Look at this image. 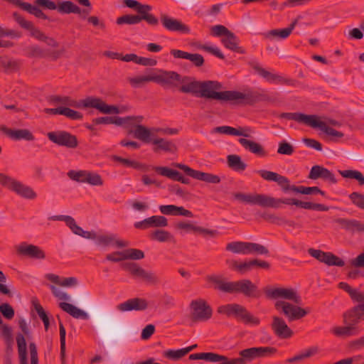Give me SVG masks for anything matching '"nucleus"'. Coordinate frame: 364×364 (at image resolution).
I'll list each match as a JSON object with an SVG mask.
<instances>
[{
	"label": "nucleus",
	"mask_w": 364,
	"mask_h": 364,
	"mask_svg": "<svg viewBox=\"0 0 364 364\" xmlns=\"http://www.w3.org/2000/svg\"><path fill=\"white\" fill-rule=\"evenodd\" d=\"M33 304L34 305L35 309L41 319L43 321L45 329L47 331L49 327V318L43 309V306L38 301H33Z\"/></svg>",
	"instance_id": "nucleus-60"
},
{
	"label": "nucleus",
	"mask_w": 364,
	"mask_h": 364,
	"mask_svg": "<svg viewBox=\"0 0 364 364\" xmlns=\"http://www.w3.org/2000/svg\"><path fill=\"white\" fill-rule=\"evenodd\" d=\"M121 267L134 279L145 282L147 284L156 285L160 282L159 277L154 272L145 270L136 262H124L121 264Z\"/></svg>",
	"instance_id": "nucleus-9"
},
{
	"label": "nucleus",
	"mask_w": 364,
	"mask_h": 364,
	"mask_svg": "<svg viewBox=\"0 0 364 364\" xmlns=\"http://www.w3.org/2000/svg\"><path fill=\"white\" fill-rule=\"evenodd\" d=\"M145 21L151 26H157L159 25V19L154 14H125L118 17L116 20L117 25H135Z\"/></svg>",
	"instance_id": "nucleus-16"
},
{
	"label": "nucleus",
	"mask_w": 364,
	"mask_h": 364,
	"mask_svg": "<svg viewBox=\"0 0 364 364\" xmlns=\"http://www.w3.org/2000/svg\"><path fill=\"white\" fill-rule=\"evenodd\" d=\"M269 253V250L264 245L246 242L245 255L255 254L268 255Z\"/></svg>",
	"instance_id": "nucleus-48"
},
{
	"label": "nucleus",
	"mask_w": 364,
	"mask_h": 364,
	"mask_svg": "<svg viewBox=\"0 0 364 364\" xmlns=\"http://www.w3.org/2000/svg\"><path fill=\"white\" fill-rule=\"evenodd\" d=\"M49 101L54 104H61L77 108H95L103 114H119V107L115 105H107L102 100L95 97H87L77 102L68 96L52 95Z\"/></svg>",
	"instance_id": "nucleus-4"
},
{
	"label": "nucleus",
	"mask_w": 364,
	"mask_h": 364,
	"mask_svg": "<svg viewBox=\"0 0 364 364\" xmlns=\"http://www.w3.org/2000/svg\"><path fill=\"white\" fill-rule=\"evenodd\" d=\"M308 252L311 257L328 266L343 267L345 265V262L342 259L331 252H326L313 248H309Z\"/></svg>",
	"instance_id": "nucleus-21"
},
{
	"label": "nucleus",
	"mask_w": 364,
	"mask_h": 364,
	"mask_svg": "<svg viewBox=\"0 0 364 364\" xmlns=\"http://www.w3.org/2000/svg\"><path fill=\"white\" fill-rule=\"evenodd\" d=\"M334 222L340 225L346 230L354 233L364 232V223L355 219L337 218Z\"/></svg>",
	"instance_id": "nucleus-30"
},
{
	"label": "nucleus",
	"mask_w": 364,
	"mask_h": 364,
	"mask_svg": "<svg viewBox=\"0 0 364 364\" xmlns=\"http://www.w3.org/2000/svg\"><path fill=\"white\" fill-rule=\"evenodd\" d=\"M176 228L178 230H184L187 232H198L203 235H208L211 237H215L218 235V232L216 230L206 229L200 226H196L192 223L186 222L178 223L176 225Z\"/></svg>",
	"instance_id": "nucleus-33"
},
{
	"label": "nucleus",
	"mask_w": 364,
	"mask_h": 364,
	"mask_svg": "<svg viewBox=\"0 0 364 364\" xmlns=\"http://www.w3.org/2000/svg\"><path fill=\"white\" fill-rule=\"evenodd\" d=\"M19 8L33 15L36 18L44 20L48 19V16L43 12V11L38 6V5H32L29 3L23 2L22 1Z\"/></svg>",
	"instance_id": "nucleus-46"
},
{
	"label": "nucleus",
	"mask_w": 364,
	"mask_h": 364,
	"mask_svg": "<svg viewBox=\"0 0 364 364\" xmlns=\"http://www.w3.org/2000/svg\"><path fill=\"white\" fill-rule=\"evenodd\" d=\"M130 84L134 87H139L147 82H154V75H141L129 79Z\"/></svg>",
	"instance_id": "nucleus-64"
},
{
	"label": "nucleus",
	"mask_w": 364,
	"mask_h": 364,
	"mask_svg": "<svg viewBox=\"0 0 364 364\" xmlns=\"http://www.w3.org/2000/svg\"><path fill=\"white\" fill-rule=\"evenodd\" d=\"M339 173L346 178H353L358 181L359 185H364V176L363 173L357 170H344L339 171Z\"/></svg>",
	"instance_id": "nucleus-54"
},
{
	"label": "nucleus",
	"mask_w": 364,
	"mask_h": 364,
	"mask_svg": "<svg viewBox=\"0 0 364 364\" xmlns=\"http://www.w3.org/2000/svg\"><path fill=\"white\" fill-rule=\"evenodd\" d=\"M270 326L274 335L281 339L289 338L294 334L293 331L282 317L273 316Z\"/></svg>",
	"instance_id": "nucleus-23"
},
{
	"label": "nucleus",
	"mask_w": 364,
	"mask_h": 364,
	"mask_svg": "<svg viewBox=\"0 0 364 364\" xmlns=\"http://www.w3.org/2000/svg\"><path fill=\"white\" fill-rule=\"evenodd\" d=\"M239 143L246 149L251 153L256 154L259 156H264L266 155L263 146L255 141L248 140L245 138H240L238 139Z\"/></svg>",
	"instance_id": "nucleus-40"
},
{
	"label": "nucleus",
	"mask_w": 364,
	"mask_h": 364,
	"mask_svg": "<svg viewBox=\"0 0 364 364\" xmlns=\"http://www.w3.org/2000/svg\"><path fill=\"white\" fill-rule=\"evenodd\" d=\"M148 308V302L142 298H133L117 305V309L122 312L130 311H144Z\"/></svg>",
	"instance_id": "nucleus-28"
},
{
	"label": "nucleus",
	"mask_w": 364,
	"mask_h": 364,
	"mask_svg": "<svg viewBox=\"0 0 364 364\" xmlns=\"http://www.w3.org/2000/svg\"><path fill=\"white\" fill-rule=\"evenodd\" d=\"M0 183L22 198L33 200L37 196L36 192L30 186L4 173H0Z\"/></svg>",
	"instance_id": "nucleus-10"
},
{
	"label": "nucleus",
	"mask_w": 364,
	"mask_h": 364,
	"mask_svg": "<svg viewBox=\"0 0 364 364\" xmlns=\"http://www.w3.org/2000/svg\"><path fill=\"white\" fill-rule=\"evenodd\" d=\"M250 65L259 76L264 78L269 82L288 85H295L296 81L294 80L286 78L276 73H272L261 67L257 62H250Z\"/></svg>",
	"instance_id": "nucleus-15"
},
{
	"label": "nucleus",
	"mask_w": 364,
	"mask_h": 364,
	"mask_svg": "<svg viewBox=\"0 0 364 364\" xmlns=\"http://www.w3.org/2000/svg\"><path fill=\"white\" fill-rule=\"evenodd\" d=\"M227 164L230 169L236 172H242L247 166V164L242 160L241 156L236 154H230L227 156Z\"/></svg>",
	"instance_id": "nucleus-43"
},
{
	"label": "nucleus",
	"mask_w": 364,
	"mask_h": 364,
	"mask_svg": "<svg viewBox=\"0 0 364 364\" xmlns=\"http://www.w3.org/2000/svg\"><path fill=\"white\" fill-rule=\"evenodd\" d=\"M239 306L240 304H229L226 305H222L218 308V312L219 314H225L228 317L231 316H234L235 317Z\"/></svg>",
	"instance_id": "nucleus-59"
},
{
	"label": "nucleus",
	"mask_w": 364,
	"mask_h": 364,
	"mask_svg": "<svg viewBox=\"0 0 364 364\" xmlns=\"http://www.w3.org/2000/svg\"><path fill=\"white\" fill-rule=\"evenodd\" d=\"M56 9L59 13L65 14H75V11H79L78 6L69 0L59 2Z\"/></svg>",
	"instance_id": "nucleus-49"
},
{
	"label": "nucleus",
	"mask_w": 364,
	"mask_h": 364,
	"mask_svg": "<svg viewBox=\"0 0 364 364\" xmlns=\"http://www.w3.org/2000/svg\"><path fill=\"white\" fill-rule=\"evenodd\" d=\"M65 52L64 49L55 50H44L41 48L38 45H31L27 46L24 49V53L26 56L29 58H50L53 60H56L60 58L63 53Z\"/></svg>",
	"instance_id": "nucleus-17"
},
{
	"label": "nucleus",
	"mask_w": 364,
	"mask_h": 364,
	"mask_svg": "<svg viewBox=\"0 0 364 364\" xmlns=\"http://www.w3.org/2000/svg\"><path fill=\"white\" fill-rule=\"evenodd\" d=\"M280 118L294 120L298 123L305 124L312 128H318L326 134L332 136L343 137V134L333 128L328 127L326 122L321 121L316 114H306L301 112H282Z\"/></svg>",
	"instance_id": "nucleus-5"
},
{
	"label": "nucleus",
	"mask_w": 364,
	"mask_h": 364,
	"mask_svg": "<svg viewBox=\"0 0 364 364\" xmlns=\"http://www.w3.org/2000/svg\"><path fill=\"white\" fill-rule=\"evenodd\" d=\"M234 198L241 202L257 205L263 208H279L281 204L296 205L306 210H314L318 211H328L329 208L321 203L306 202L292 198H275L265 194H245L243 193H235Z\"/></svg>",
	"instance_id": "nucleus-2"
},
{
	"label": "nucleus",
	"mask_w": 364,
	"mask_h": 364,
	"mask_svg": "<svg viewBox=\"0 0 364 364\" xmlns=\"http://www.w3.org/2000/svg\"><path fill=\"white\" fill-rule=\"evenodd\" d=\"M332 333L338 337H350L358 336L360 330L358 326H353L350 324H346L345 326H337L331 330Z\"/></svg>",
	"instance_id": "nucleus-39"
},
{
	"label": "nucleus",
	"mask_w": 364,
	"mask_h": 364,
	"mask_svg": "<svg viewBox=\"0 0 364 364\" xmlns=\"http://www.w3.org/2000/svg\"><path fill=\"white\" fill-rule=\"evenodd\" d=\"M59 330H60V360L62 364L65 363V328L60 321L59 316Z\"/></svg>",
	"instance_id": "nucleus-52"
},
{
	"label": "nucleus",
	"mask_w": 364,
	"mask_h": 364,
	"mask_svg": "<svg viewBox=\"0 0 364 364\" xmlns=\"http://www.w3.org/2000/svg\"><path fill=\"white\" fill-rule=\"evenodd\" d=\"M318 352V348L316 347H311L306 349L305 351L296 355L295 356L287 359V362L289 363H294L296 362L301 361L306 358H308Z\"/></svg>",
	"instance_id": "nucleus-53"
},
{
	"label": "nucleus",
	"mask_w": 364,
	"mask_h": 364,
	"mask_svg": "<svg viewBox=\"0 0 364 364\" xmlns=\"http://www.w3.org/2000/svg\"><path fill=\"white\" fill-rule=\"evenodd\" d=\"M159 210L162 214L167 215H183L188 218L193 217V213L185 209L183 206L161 205L159 206Z\"/></svg>",
	"instance_id": "nucleus-32"
},
{
	"label": "nucleus",
	"mask_w": 364,
	"mask_h": 364,
	"mask_svg": "<svg viewBox=\"0 0 364 364\" xmlns=\"http://www.w3.org/2000/svg\"><path fill=\"white\" fill-rule=\"evenodd\" d=\"M235 318L246 325L258 326L260 323V319L249 312L245 307L239 306Z\"/></svg>",
	"instance_id": "nucleus-34"
},
{
	"label": "nucleus",
	"mask_w": 364,
	"mask_h": 364,
	"mask_svg": "<svg viewBox=\"0 0 364 364\" xmlns=\"http://www.w3.org/2000/svg\"><path fill=\"white\" fill-rule=\"evenodd\" d=\"M0 131L14 141L26 140L31 141L35 139L33 133L27 129H12L2 125L0 127Z\"/></svg>",
	"instance_id": "nucleus-27"
},
{
	"label": "nucleus",
	"mask_w": 364,
	"mask_h": 364,
	"mask_svg": "<svg viewBox=\"0 0 364 364\" xmlns=\"http://www.w3.org/2000/svg\"><path fill=\"white\" fill-rule=\"evenodd\" d=\"M118 255H121L119 253ZM122 255H123V258H126V259H133V260H139L144 258V252L138 249L129 248L122 251Z\"/></svg>",
	"instance_id": "nucleus-55"
},
{
	"label": "nucleus",
	"mask_w": 364,
	"mask_h": 364,
	"mask_svg": "<svg viewBox=\"0 0 364 364\" xmlns=\"http://www.w3.org/2000/svg\"><path fill=\"white\" fill-rule=\"evenodd\" d=\"M246 242L236 241L227 244L225 250L235 254L245 255Z\"/></svg>",
	"instance_id": "nucleus-57"
},
{
	"label": "nucleus",
	"mask_w": 364,
	"mask_h": 364,
	"mask_svg": "<svg viewBox=\"0 0 364 364\" xmlns=\"http://www.w3.org/2000/svg\"><path fill=\"white\" fill-rule=\"evenodd\" d=\"M150 238L160 242L171 241L173 240V235L168 231L158 229L150 235Z\"/></svg>",
	"instance_id": "nucleus-51"
},
{
	"label": "nucleus",
	"mask_w": 364,
	"mask_h": 364,
	"mask_svg": "<svg viewBox=\"0 0 364 364\" xmlns=\"http://www.w3.org/2000/svg\"><path fill=\"white\" fill-rule=\"evenodd\" d=\"M101 333L106 342L119 338L125 332V329L113 322L110 318H104L100 325Z\"/></svg>",
	"instance_id": "nucleus-14"
},
{
	"label": "nucleus",
	"mask_w": 364,
	"mask_h": 364,
	"mask_svg": "<svg viewBox=\"0 0 364 364\" xmlns=\"http://www.w3.org/2000/svg\"><path fill=\"white\" fill-rule=\"evenodd\" d=\"M144 119L143 116H128L126 117H102L92 119L94 124H116L121 126L125 124H134L135 122L141 123Z\"/></svg>",
	"instance_id": "nucleus-20"
},
{
	"label": "nucleus",
	"mask_w": 364,
	"mask_h": 364,
	"mask_svg": "<svg viewBox=\"0 0 364 364\" xmlns=\"http://www.w3.org/2000/svg\"><path fill=\"white\" fill-rule=\"evenodd\" d=\"M264 293L267 297L272 299H277L279 298L291 300L295 304H301V296L298 295L296 291L293 289L287 288H265Z\"/></svg>",
	"instance_id": "nucleus-18"
},
{
	"label": "nucleus",
	"mask_w": 364,
	"mask_h": 364,
	"mask_svg": "<svg viewBox=\"0 0 364 364\" xmlns=\"http://www.w3.org/2000/svg\"><path fill=\"white\" fill-rule=\"evenodd\" d=\"M124 4L128 8L134 9L139 14H152V7L149 4H142L136 0H124Z\"/></svg>",
	"instance_id": "nucleus-45"
},
{
	"label": "nucleus",
	"mask_w": 364,
	"mask_h": 364,
	"mask_svg": "<svg viewBox=\"0 0 364 364\" xmlns=\"http://www.w3.org/2000/svg\"><path fill=\"white\" fill-rule=\"evenodd\" d=\"M88 171H74L71 170L68 171V177L77 182L80 183H86L87 175Z\"/></svg>",
	"instance_id": "nucleus-61"
},
{
	"label": "nucleus",
	"mask_w": 364,
	"mask_h": 364,
	"mask_svg": "<svg viewBox=\"0 0 364 364\" xmlns=\"http://www.w3.org/2000/svg\"><path fill=\"white\" fill-rule=\"evenodd\" d=\"M343 317L345 324L353 326H358L357 324L364 320V314L356 306L345 312Z\"/></svg>",
	"instance_id": "nucleus-35"
},
{
	"label": "nucleus",
	"mask_w": 364,
	"mask_h": 364,
	"mask_svg": "<svg viewBox=\"0 0 364 364\" xmlns=\"http://www.w3.org/2000/svg\"><path fill=\"white\" fill-rule=\"evenodd\" d=\"M18 255L26 256L32 259H43L46 258L44 251L38 246L21 242L16 247Z\"/></svg>",
	"instance_id": "nucleus-24"
},
{
	"label": "nucleus",
	"mask_w": 364,
	"mask_h": 364,
	"mask_svg": "<svg viewBox=\"0 0 364 364\" xmlns=\"http://www.w3.org/2000/svg\"><path fill=\"white\" fill-rule=\"evenodd\" d=\"M274 307L289 322L299 320L308 314L306 309L284 301H277Z\"/></svg>",
	"instance_id": "nucleus-12"
},
{
	"label": "nucleus",
	"mask_w": 364,
	"mask_h": 364,
	"mask_svg": "<svg viewBox=\"0 0 364 364\" xmlns=\"http://www.w3.org/2000/svg\"><path fill=\"white\" fill-rule=\"evenodd\" d=\"M352 203L361 210H364V195L358 192H353L349 195Z\"/></svg>",
	"instance_id": "nucleus-63"
},
{
	"label": "nucleus",
	"mask_w": 364,
	"mask_h": 364,
	"mask_svg": "<svg viewBox=\"0 0 364 364\" xmlns=\"http://www.w3.org/2000/svg\"><path fill=\"white\" fill-rule=\"evenodd\" d=\"M18 68L19 65L17 61L6 57H0V71L9 73L16 71Z\"/></svg>",
	"instance_id": "nucleus-47"
},
{
	"label": "nucleus",
	"mask_w": 364,
	"mask_h": 364,
	"mask_svg": "<svg viewBox=\"0 0 364 364\" xmlns=\"http://www.w3.org/2000/svg\"><path fill=\"white\" fill-rule=\"evenodd\" d=\"M257 173L264 179L267 181H274L280 186L284 193H287V188L289 187L290 181L286 176H282L276 172L267 170H258Z\"/></svg>",
	"instance_id": "nucleus-26"
},
{
	"label": "nucleus",
	"mask_w": 364,
	"mask_h": 364,
	"mask_svg": "<svg viewBox=\"0 0 364 364\" xmlns=\"http://www.w3.org/2000/svg\"><path fill=\"white\" fill-rule=\"evenodd\" d=\"M308 178L311 180L321 178L323 181H328L331 184H335L337 183V179L336 178L335 175L328 168L319 165L312 166Z\"/></svg>",
	"instance_id": "nucleus-25"
},
{
	"label": "nucleus",
	"mask_w": 364,
	"mask_h": 364,
	"mask_svg": "<svg viewBox=\"0 0 364 364\" xmlns=\"http://www.w3.org/2000/svg\"><path fill=\"white\" fill-rule=\"evenodd\" d=\"M154 82L163 86L176 87V82L183 85L178 88L182 93L191 94L196 97L229 102L235 105H253L259 102L268 101L269 97L264 91L246 90L244 92L235 90L218 92L221 84L218 81H198L194 78L181 75L175 71L161 70L158 75H154Z\"/></svg>",
	"instance_id": "nucleus-1"
},
{
	"label": "nucleus",
	"mask_w": 364,
	"mask_h": 364,
	"mask_svg": "<svg viewBox=\"0 0 364 364\" xmlns=\"http://www.w3.org/2000/svg\"><path fill=\"white\" fill-rule=\"evenodd\" d=\"M170 53L175 58L186 59L190 60L196 67L203 66L205 62L203 55L198 53H189L177 49H171Z\"/></svg>",
	"instance_id": "nucleus-29"
},
{
	"label": "nucleus",
	"mask_w": 364,
	"mask_h": 364,
	"mask_svg": "<svg viewBox=\"0 0 364 364\" xmlns=\"http://www.w3.org/2000/svg\"><path fill=\"white\" fill-rule=\"evenodd\" d=\"M113 160L117 162L121 163L122 165L127 167H132L135 169H139L142 167V165L136 161H132L128 159H124L118 156H113Z\"/></svg>",
	"instance_id": "nucleus-62"
},
{
	"label": "nucleus",
	"mask_w": 364,
	"mask_h": 364,
	"mask_svg": "<svg viewBox=\"0 0 364 364\" xmlns=\"http://www.w3.org/2000/svg\"><path fill=\"white\" fill-rule=\"evenodd\" d=\"M151 144L154 145L153 151L155 153H158L160 151L173 153L177 149L176 144L173 141L164 138H154Z\"/></svg>",
	"instance_id": "nucleus-36"
},
{
	"label": "nucleus",
	"mask_w": 364,
	"mask_h": 364,
	"mask_svg": "<svg viewBox=\"0 0 364 364\" xmlns=\"http://www.w3.org/2000/svg\"><path fill=\"white\" fill-rule=\"evenodd\" d=\"M19 328L21 329L23 333H18L16 335V340L18 347V353L19 357L20 364H28L27 363V348L25 336H28L30 331L26 321L23 318L18 321ZM29 350L31 355V364H38V352L37 348L34 343H30Z\"/></svg>",
	"instance_id": "nucleus-6"
},
{
	"label": "nucleus",
	"mask_w": 364,
	"mask_h": 364,
	"mask_svg": "<svg viewBox=\"0 0 364 364\" xmlns=\"http://www.w3.org/2000/svg\"><path fill=\"white\" fill-rule=\"evenodd\" d=\"M153 132H155L153 129H149L143 125L137 124L134 131V135L141 141L149 144L151 143L154 139L152 137L154 136Z\"/></svg>",
	"instance_id": "nucleus-42"
},
{
	"label": "nucleus",
	"mask_w": 364,
	"mask_h": 364,
	"mask_svg": "<svg viewBox=\"0 0 364 364\" xmlns=\"http://www.w3.org/2000/svg\"><path fill=\"white\" fill-rule=\"evenodd\" d=\"M162 26L168 31L178 32L181 33H189L190 28L178 19L172 18L167 14H162L160 16Z\"/></svg>",
	"instance_id": "nucleus-22"
},
{
	"label": "nucleus",
	"mask_w": 364,
	"mask_h": 364,
	"mask_svg": "<svg viewBox=\"0 0 364 364\" xmlns=\"http://www.w3.org/2000/svg\"><path fill=\"white\" fill-rule=\"evenodd\" d=\"M154 170L157 173L166 176L171 180L176 181V178H178L181 173L176 170L171 169L167 166H154Z\"/></svg>",
	"instance_id": "nucleus-50"
},
{
	"label": "nucleus",
	"mask_w": 364,
	"mask_h": 364,
	"mask_svg": "<svg viewBox=\"0 0 364 364\" xmlns=\"http://www.w3.org/2000/svg\"><path fill=\"white\" fill-rule=\"evenodd\" d=\"M59 306L63 311L69 314L75 318H80L82 320H87L89 318V315L86 311L76 307L71 304L61 302L60 303Z\"/></svg>",
	"instance_id": "nucleus-38"
},
{
	"label": "nucleus",
	"mask_w": 364,
	"mask_h": 364,
	"mask_svg": "<svg viewBox=\"0 0 364 364\" xmlns=\"http://www.w3.org/2000/svg\"><path fill=\"white\" fill-rule=\"evenodd\" d=\"M146 220L150 228H164L168 225V220L162 215H153Z\"/></svg>",
	"instance_id": "nucleus-58"
},
{
	"label": "nucleus",
	"mask_w": 364,
	"mask_h": 364,
	"mask_svg": "<svg viewBox=\"0 0 364 364\" xmlns=\"http://www.w3.org/2000/svg\"><path fill=\"white\" fill-rule=\"evenodd\" d=\"M97 243L105 246L115 245L118 248L127 247L129 245L128 241L117 239L115 234H108L97 236Z\"/></svg>",
	"instance_id": "nucleus-31"
},
{
	"label": "nucleus",
	"mask_w": 364,
	"mask_h": 364,
	"mask_svg": "<svg viewBox=\"0 0 364 364\" xmlns=\"http://www.w3.org/2000/svg\"><path fill=\"white\" fill-rule=\"evenodd\" d=\"M277 349L274 347H252L242 350L239 352L240 358L230 359L225 356L224 363L219 364H246L258 358H264L274 355Z\"/></svg>",
	"instance_id": "nucleus-7"
},
{
	"label": "nucleus",
	"mask_w": 364,
	"mask_h": 364,
	"mask_svg": "<svg viewBox=\"0 0 364 364\" xmlns=\"http://www.w3.org/2000/svg\"><path fill=\"white\" fill-rule=\"evenodd\" d=\"M47 136L50 141L60 146L75 149L78 146L76 136L66 131L50 132L47 133Z\"/></svg>",
	"instance_id": "nucleus-13"
},
{
	"label": "nucleus",
	"mask_w": 364,
	"mask_h": 364,
	"mask_svg": "<svg viewBox=\"0 0 364 364\" xmlns=\"http://www.w3.org/2000/svg\"><path fill=\"white\" fill-rule=\"evenodd\" d=\"M174 166L183 171L186 175L193 178L213 184L220 183V178L218 175L195 170L183 164L177 163Z\"/></svg>",
	"instance_id": "nucleus-19"
},
{
	"label": "nucleus",
	"mask_w": 364,
	"mask_h": 364,
	"mask_svg": "<svg viewBox=\"0 0 364 364\" xmlns=\"http://www.w3.org/2000/svg\"><path fill=\"white\" fill-rule=\"evenodd\" d=\"M287 189V192L291 191L296 193H301V194H304V195L319 193L321 196H324L326 194L324 191L321 190L317 186H313V187H306L304 186H296L295 185H291L289 183V187Z\"/></svg>",
	"instance_id": "nucleus-44"
},
{
	"label": "nucleus",
	"mask_w": 364,
	"mask_h": 364,
	"mask_svg": "<svg viewBox=\"0 0 364 364\" xmlns=\"http://www.w3.org/2000/svg\"><path fill=\"white\" fill-rule=\"evenodd\" d=\"M189 307L191 318L193 322L206 321L213 316L212 307L203 299L191 301Z\"/></svg>",
	"instance_id": "nucleus-11"
},
{
	"label": "nucleus",
	"mask_w": 364,
	"mask_h": 364,
	"mask_svg": "<svg viewBox=\"0 0 364 364\" xmlns=\"http://www.w3.org/2000/svg\"><path fill=\"white\" fill-rule=\"evenodd\" d=\"M262 36L266 39L272 40L274 38L285 39L289 35L285 28L283 29H272L267 32L263 33Z\"/></svg>",
	"instance_id": "nucleus-56"
},
{
	"label": "nucleus",
	"mask_w": 364,
	"mask_h": 364,
	"mask_svg": "<svg viewBox=\"0 0 364 364\" xmlns=\"http://www.w3.org/2000/svg\"><path fill=\"white\" fill-rule=\"evenodd\" d=\"M221 42L226 48L230 50L240 54L245 53V50L238 46L239 39L232 32H230L228 36L223 38Z\"/></svg>",
	"instance_id": "nucleus-37"
},
{
	"label": "nucleus",
	"mask_w": 364,
	"mask_h": 364,
	"mask_svg": "<svg viewBox=\"0 0 364 364\" xmlns=\"http://www.w3.org/2000/svg\"><path fill=\"white\" fill-rule=\"evenodd\" d=\"M189 360H204L209 362L213 363H224V360H225V356L222 355L215 353L208 352V353H193L189 355Z\"/></svg>",
	"instance_id": "nucleus-41"
},
{
	"label": "nucleus",
	"mask_w": 364,
	"mask_h": 364,
	"mask_svg": "<svg viewBox=\"0 0 364 364\" xmlns=\"http://www.w3.org/2000/svg\"><path fill=\"white\" fill-rule=\"evenodd\" d=\"M13 18L16 22L23 29L29 31L30 36L39 41L46 43L48 46L55 48L59 43L53 37L46 36L38 28L36 27L33 22L27 21L18 12L13 13Z\"/></svg>",
	"instance_id": "nucleus-8"
},
{
	"label": "nucleus",
	"mask_w": 364,
	"mask_h": 364,
	"mask_svg": "<svg viewBox=\"0 0 364 364\" xmlns=\"http://www.w3.org/2000/svg\"><path fill=\"white\" fill-rule=\"evenodd\" d=\"M208 281L215 284V289L229 294H242L246 297L259 298L261 292L257 286L250 279H242L236 282H225L220 277L210 275Z\"/></svg>",
	"instance_id": "nucleus-3"
}]
</instances>
